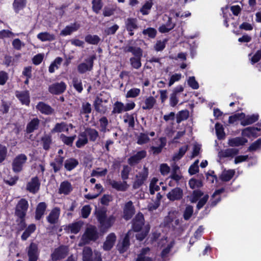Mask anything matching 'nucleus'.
<instances>
[{"instance_id": "obj_1", "label": "nucleus", "mask_w": 261, "mask_h": 261, "mask_svg": "<svg viewBox=\"0 0 261 261\" xmlns=\"http://www.w3.org/2000/svg\"><path fill=\"white\" fill-rule=\"evenodd\" d=\"M96 217L103 230H107L112 227L116 220V218L113 215L107 217L106 212L104 210L97 211Z\"/></svg>"}, {"instance_id": "obj_2", "label": "nucleus", "mask_w": 261, "mask_h": 261, "mask_svg": "<svg viewBox=\"0 0 261 261\" xmlns=\"http://www.w3.org/2000/svg\"><path fill=\"white\" fill-rule=\"evenodd\" d=\"M98 237V232L95 226H90L87 228L82 236L79 245L82 246L89 243L91 241H95Z\"/></svg>"}, {"instance_id": "obj_3", "label": "nucleus", "mask_w": 261, "mask_h": 261, "mask_svg": "<svg viewBox=\"0 0 261 261\" xmlns=\"http://www.w3.org/2000/svg\"><path fill=\"white\" fill-rule=\"evenodd\" d=\"M208 199V195L206 194L203 195V193L200 190H195L191 197L190 201L192 203H195L198 201L197 204V210H200L206 203Z\"/></svg>"}, {"instance_id": "obj_4", "label": "nucleus", "mask_w": 261, "mask_h": 261, "mask_svg": "<svg viewBox=\"0 0 261 261\" xmlns=\"http://www.w3.org/2000/svg\"><path fill=\"white\" fill-rule=\"evenodd\" d=\"M95 55H92L85 59V61L77 66V70L80 73H84L91 71L93 66V61L95 59Z\"/></svg>"}, {"instance_id": "obj_5", "label": "nucleus", "mask_w": 261, "mask_h": 261, "mask_svg": "<svg viewBox=\"0 0 261 261\" xmlns=\"http://www.w3.org/2000/svg\"><path fill=\"white\" fill-rule=\"evenodd\" d=\"M27 156L24 154L16 156L12 163V169L15 172H19L22 170L24 164L27 161Z\"/></svg>"}, {"instance_id": "obj_6", "label": "nucleus", "mask_w": 261, "mask_h": 261, "mask_svg": "<svg viewBox=\"0 0 261 261\" xmlns=\"http://www.w3.org/2000/svg\"><path fill=\"white\" fill-rule=\"evenodd\" d=\"M148 175V170L146 167H144L142 170L136 176V180L133 184L134 189H138L142 186L147 179Z\"/></svg>"}, {"instance_id": "obj_7", "label": "nucleus", "mask_w": 261, "mask_h": 261, "mask_svg": "<svg viewBox=\"0 0 261 261\" xmlns=\"http://www.w3.org/2000/svg\"><path fill=\"white\" fill-rule=\"evenodd\" d=\"M28 208V202L24 199H21L16 206L15 214L20 219H23Z\"/></svg>"}, {"instance_id": "obj_8", "label": "nucleus", "mask_w": 261, "mask_h": 261, "mask_svg": "<svg viewBox=\"0 0 261 261\" xmlns=\"http://www.w3.org/2000/svg\"><path fill=\"white\" fill-rule=\"evenodd\" d=\"M68 251V248L66 246H60L54 250L51 253V259L56 261L65 257Z\"/></svg>"}, {"instance_id": "obj_9", "label": "nucleus", "mask_w": 261, "mask_h": 261, "mask_svg": "<svg viewBox=\"0 0 261 261\" xmlns=\"http://www.w3.org/2000/svg\"><path fill=\"white\" fill-rule=\"evenodd\" d=\"M178 212L176 211H170L168 216L165 218V222L166 224L169 227H175L179 223V220L177 218Z\"/></svg>"}, {"instance_id": "obj_10", "label": "nucleus", "mask_w": 261, "mask_h": 261, "mask_svg": "<svg viewBox=\"0 0 261 261\" xmlns=\"http://www.w3.org/2000/svg\"><path fill=\"white\" fill-rule=\"evenodd\" d=\"M66 88V85L65 83L61 82L56 83L49 86L48 91L54 94H60L63 93Z\"/></svg>"}, {"instance_id": "obj_11", "label": "nucleus", "mask_w": 261, "mask_h": 261, "mask_svg": "<svg viewBox=\"0 0 261 261\" xmlns=\"http://www.w3.org/2000/svg\"><path fill=\"white\" fill-rule=\"evenodd\" d=\"M130 233V231L128 232L123 240L119 241L117 244V248L120 253H123L128 249L129 246Z\"/></svg>"}, {"instance_id": "obj_12", "label": "nucleus", "mask_w": 261, "mask_h": 261, "mask_svg": "<svg viewBox=\"0 0 261 261\" xmlns=\"http://www.w3.org/2000/svg\"><path fill=\"white\" fill-rule=\"evenodd\" d=\"M28 255L30 261H37L39 255L37 245L32 243L28 248Z\"/></svg>"}, {"instance_id": "obj_13", "label": "nucleus", "mask_w": 261, "mask_h": 261, "mask_svg": "<svg viewBox=\"0 0 261 261\" xmlns=\"http://www.w3.org/2000/svg\"><path fill=\"white\" fill-rule=\"evenodd\" d=\"M125 26L130 36L134 35L133 31L138 28L137 20L136 18H128L125 20Z\"/></svg>"}, {"instance_id": "obj_14", "label": "nucleus", "mask_w": 261, "mask_h": 261, "mask_svg": "<svg viewBox=\"0 0 261 261\" xmlns=\"http://www.w3.org/2000/svg\"><path fill=\"white\" fill-rule=\"evenodd\" d=\"M182 195V190L179 188H175L167 194V197L170 200L174 201L180 199Z\"/></svg>"}, {"instance_id": "obj_15", "label": "nucleus", "mask_w": 261, "mask_h": 261, "mask_svg": "<svg viewBox=\"0 0 261 261\" xmlns=\"http://www.w3.org/2000/svg\"><path fill=\"white\" fill-rule=\"evenodd\" d=\"M108 102L107 99H103L102 97H97L94 101V107L95 110L100 113H105L107 111V107L104 104Z\"/></svg>"}, {"instance_id": "obj_16", "label": "nucleus", "mask_w": 261, "mask_h": 261, "mask_svg": "<svg viewBox=\"0 0 261 261\" xmlns=\"http://www.w3.org/2000/svg\"><path fill=\"white\" fill-rule=\"evenodd\" d=\"M60 215V209L59 207L54 208L49 213L46 219L50 224L57 223Z\"/></svg>"}, {"instance_id": "obj_17", "label": "nucleus", "mask_w": 261, "mask_h": 261, "mask_svg": "<svg viewBox=\"0 0 261 261\" xmlns=\"http://www.w3.org/2000/svg\"><path fill=\"white\" fill-rule=\"evenodd\" d=\"M116 240V236L114 233H110L106 238L103 243V248L105 250H110L114 246Z\"/></svg>"}, {"instance_id": "obj_18", "label": "nucleus", "mask_w": 261, "mask_h": 261, "mask_svg": "<svg viewBox=\"0 0 261 261\" xmlns=\"http://www.w3.org/2000/svg\"><path fill=\"white\" fill-rule=\"evenodd\" d=\"M135 213L133 202L131 201L127 202L123 209V217L125 219L128 220L131 218Z\"/></svg>"}, {"instance_id": "obj_19", "label": "nucleus", "mask_w": 261, "mask_h": 261, "mask_svg": "<svg viewBox=\"0 0 261 261\" xmlns=\"http://www.w3.org/2000/svg\"><path fill=\"white\" fill-rule=\"evenodd\" d=\"M80 25L77 23H71L70 25H67L63 30L60 32V35L65 36L70 35L73 32L76 31L80 28Z\"/></svg>"}, {"instance_id": "obj_20", "label": "nucleus", "mask_w": 261, "mask_h": 261, "mask_svg": "<svg viewBox=\"0 0 261 261\" xmlns=\"http://www.w3.org/2000/svg\"><path fill=\"white\" fill-rule=\"evenodd\" d=\"M40 187V182L38 177H33L31 180L28 182L27 186V190L32 193H36Z\"/></svg>"}, {"instance_id": "obj_21", "label": "nucleus", "mask_w": 261, "mask_h": 261, "mask_svg": "<svg viewBox=\"0 0 261 261\" xmlns=\"http://www.w3.org/2000/svg\"><path fill=\"white\" fill-rule=\"evenodd\" d=\"M144 217L142 214H138L133 221V228L135 231H138L141 230L144 224Z\"/></svg>"}, {"instance_id": "obj_22", "label": "nucleus", "mask_w": 261, "mask_h": 261, "mask_svg": "<svg viewBox=\"0 0 261 261\" xmlns=\"http://www.w3.org/2000/svg\"><path fill=\"white\" fill-rule=\"evenodd\" d=\"M146 155V152L144 150H141L138 152L136 154L128 159V163L130 165H134L137 164L140 160L144 158Z\"/></svg>"}, {"instance_id": "obj_23", "label": "nucleus", "mask_w": 261, "mask_h": 261, "mask_svg": "<svg viewBox=\"0 0 261 261\" xmlns=\"http://www.w3.org/2000/svg\"><path fill=\"white\" fill-rule=\"evenodd\" d=\"M247 141V140L244 138L236 137L228 139V144L231 147H238L245 145Z\"/></svg>"}, {"instance_id": "obj_24", "label": "nucleus", "mask_w": 261, "mask_h": 261, "mask_svg": "<svg viewBox=\"0 0 261 261\" xmlns=\"http://www.w3.org/2000/svg\"><path fill=\"white\" fill-rule=\"evenodd\" d=\"M258 119V115L257 114L246 116L244 114L243 118L240 119L241 124L243 126L250 125L256 121Z\"/></svg>"}, {"instance_id": "obj_25", "label": "nucleus", "mask_w": 261, "mask_h": 261, "mask_svg": "<svg viewBox=\"0 0 261 261\" xmlns=\"http://www.w3.org/2000/svg\"><path fill=\"white\" fill-rule=\"evenodd\" d=\"M111 186L115 189L120 191H125L129 187V185L125 181H117L115 180H111L110 182Z\"/></svg>"}, {"instance_id": "obj_26", "label": "nucleus", "mask_w": 261, "mask_h": 261, "mask_svg": "<svg viewBox=\"0 0 261 261\" xmlns=\"http://www.w3.org/2000/svg\"><path fill=\"white\" fill-rule=\"evenodd\" d=\"M160 243L162 244V246H165V248L161 253L162 257L164 258L169 253L171 248L173 246L174 243L172 241H168L166 239L162 240Z\"/></svg>"}, {"instance_id": "obj_27", "label": "nucleus", "mask_w": 261, "mask_h": 261, "mask_svg": "<svg viewBox=\"0 0 261 261\" xmlns=\"http://www.w3.org/2000/svg\"><path fill=\"white\" fill-rule=\"evenodd\" d=\"M36 109L41 113L46 115H50L54 112L53 109L43 102H39L36 106Z\"/></svg>"}, {"instance_id": "obj_28", "label": "nucleus", "mask_w": 261, "mask_h": 261, "mask_svg": "<svg viewBox=\"0 0 261 261\" xmlns=\"http://www.w3.org/2000/svg\"><path fill=\"white\" fill-rule=\"evenodd\" d=\"M239 153V150L236 148H227L225 150H221L218 153V155L220 158L233 157Z\"/></svg>"}, {"instance_id": "obj_29", "label": "nucleus", "mask_w": 261, "mask_h": 261, "mask_svg": "<svg viewBox=\"0 0 261 261\" xmlns=\"http://www.w3.org/2000/svg\"><path fill=\"white\" fill-rule=\"evenodd\" d=\"M72 190V187L71 184L67 181H64L60 184L59 189V193L60 194H63L64 195L68 194Z\"/></svg>"}, {"instance_id": "obj_30", "label": "nucleus", "mask_w": 261, "mask_h": 261, "mask_svg": "<svg viewBox=\"0 0 261 261\" xmlns=\"http://www.w3.org/2000/svg\"><path fill=\"white\" fill-rule=\"evenodd\" d=\"M37 38L42 42L52 41L56 39L55 35L47 32L39 33L37 36Z\"/></svg>"}, {"instance_id": "obj_31", "label": "nucleus", "mask_w": 261, "mask_h": 261, "mask_svg": "<svg viewBox=\"0 0 261 261\" xmlns=\"http://www.w3.org/2000/svg\"><path fill=\"white\" fill-rule=\"evenodd\" d=\"M88 142V139L84 132L80 133L77 137V140L75 143L77 148H81L84 146Z\"/></svg>"}, {"instance_id": "obj_32", "label": "nucleus", "mask_w": 261, "mask_h": 261, "mask_svg": "<svg viewBox=\"0 0 261 261\" xmlns=\"http://www.w3.org/2000/svg\"><path fill=\"white\" fill-rule=\"evenodd\" d=\"M16 96L22 104L29 105L30 96L28 91L17 92Z\"/></svg>"}, {"instance_id": "obj_33", "label": "nucleus", "mask_w": 261, "mask_h": 261, "mask_svg": "<svg viewBox=\"0 0 261 261\" xmlns=\"http://www.w3.org/2000/svg\"><path fill=\"white\" fill-rule=\"evenodd\" d=\"M150 249L148 247L143 248L136 259V261H151V258L146 256L149 254Z\"/></svg>"}, {"instance_id": "obj_34", "label": "nucleus", "mask_w": 261, "mask_h": 261, "mask_svg": "<svg viewBox=\"0 0 261 261\" xmlns=\"http://www.w3.org/2000/svg\"><path fill=\"white\" fill-rule=\"evenodd\" d=\"M83 225V222L82 221H78L72 224H69L67 226V229L68 231L72 233H78L82 227Z\"/></svg>"}, {"instance_id": "obj_35", "label": "nucleus", "mask_w": 261, "mask_h": 261, "mask_svg": "<svg viewBox=\"0 0 261 261\" xmlns=\"http://www.w3.org/2000/svg\"><path fill=\"white\" fill-rule=\"evenodd\" d=\"M46 208V205L44 202H40L37 206L36 210L35 218L40 220L44 214Z\"/></svg>"}, {"instance_id": "obj_36", "label": "nucleus", "mask_w": 261, "mask_h": 261, "mask_svg": "<svg viewBox=\"0 0 261 261\" xmlns=\"http://www.w3.org/2000/svg\"><path fill=\"white\" fill-rule=\"evenodd\" d=\"M85 132L87 137H89L90 141L94 142L99 137L98 132L93 128H87L85 129Z\"/></svg>"}, {"instance_id": "obj_37", "label": "nucleus", "mask_w": 261, "mask_h": 261, "mask_svg": "<svg viewBox=\"0 0 261 261\" xmlns=\"http://www.w3.org/2000/svg\"><path fill=\"white\" fill-rule=\"evenodd\" d=\"M8 172V170H7L4 171V173H2V176L4 179L5 182L9 186H13L16 184V181L18 179L17 176L10 177L9 175L6 176V173Z\"/></svg>"}, {"instance_id": "obj_38", "label": "nucleus", "mask_w": 261, "mask_h": 261, "mask_svg": "<svg viewBox=\"0 0 261 261\" xmlns=\"http://www.w3.org/2000/svg\"><path fill=\"white\" fill-rule=\"evenodd\" d=\"M156 102L155 99L153 96H149L146 98L144 101V105L142 106L143 110L151 109Z\"/></svg>"}, {"instance_id": "obj_39", "label": "nucleus", "mask_w": 261, "mask_h": 261, "mask_svg": "<svg viewBox=\"0 0 261 261\" xmlns=\"http://www.w3.org/2000/svg\"><path fill=\"white\" fill-rule=\"evenodd\" d=\"M68 132V127L65 122L58 123L56 124L54 128L51 130L53 133Z\"/></svg>"}, {"instance_id": "obj_40", "label": "nucleus", "mask_w": 261, "mask_h": 261, "mask_svg": "<svg viewBox=\"0 0 261 261\" xmlns=\"http://www.w3.org/2000/svg\"><path fill=\"white\" fill-rule=\"evenodd\" d=\"M63 158L59 156L56 158L55 161L50 163L51 166L53 168L55 172L60 170L62 167Z\"/></svg>"}, {"instance_id": "obj_41", "label": "nucleus", "mask_w": 261, "mask_h": 261, "mask_svg": "<svg viewBox=\"0 0 261 261\" xmlns=\"http://www.w3.org/2000/svg\"><path fill=\"white\" fill-rule=\"evenodd\" d=\"M175 24L171 22V17H168V22L166 24H163L159 28V31L162 33H166L172 30Z\"/></svg>"}, {"instance_id": "obj_42", "label": "nucleus", "mask_w": 261, "mask_h": 261, "mask_svg": "<svg viewBox=\"0 0 261 261\" xmlns=\"http://www.w3.org/2000/svg\"><path fill=\"white\" fill-rule=\"evenodd\" d=\"M39 123V119L38 118H34L27 125V132L30 133L37 129L38 127Z\"/></svg>"}, {"instance_id": "obj_43", "label": "nucleus", "mask_w": 261, "mask_h": 261, "mask_svg": "<svg viewBox=\"0 0 261 261\" xmlns=\"http://www.w3.org/2000/svg\"><path fill=\"white\" fill-rule=\"evenodd\" d=\"M78 161L74 159H69L65 161L64 166L68 171H71L78 165Z\"/></svg>"}, {"instance_id": "obj_44", "label": "nucleus", "mask_w": 261, "mask_h": 261, "mask_svg": "<svg viewBox=\"0 0 261 261\" xmlns=\"http://www.w3.org/2000/svg\"><path fill=\"white\" fill-rule=\"evenodd\" d=\"M235 173L234 170H224L222 172L220 178L224 181H229L233 176Z\"/></svg>"}, {"instance_id": "obj_45", "label": "nucleus", "mask_w": 261, "mask_h": 261, "mask_svg": "<svg viewBox=\"0 0 261 261\" xmlns=\"http://www.w3.org/2000/svg\"><path fill=\"white\" fill-rule=\"evenodd\" d=\"M35 230L36 225L35 224L29 225L21 236L22 240H26Z\"/></svg>"}, {"instance_id": "obj_46", "label": "nucleus", "mask_w": 261, "mask_h": 261, "mask_svg": "<svg viewBox=\"0 0 261 261\" xmlns=\"http://www.w3.org/2000/svg\"><path fill=\"white\" fill-rule=\"evenodd\" d=\"M26 0H14L13 6L14 11L18 13L26 6Z\"/></svg>"}, {"instance_id": "obj_47", "label": "nucleus", "mask_w": 261, "mask_h": 261, "mask_svg": "<svg viewBox=\"0 0 261 261\" xmlns=\"http://www.w3.org/2000/svg\"><path fill=\"white\" fill-rule=\"evenodd\" d=\"M259 129L257 127H248L242 130V135L244 136L250 137L256 135V132Z\"/></svg>"}, {"instance_id": "obj_48", "label": "nucleus", "mask_w": 261, "mask_h": 261, "mask_svg": "<svg viewBox=\"0 0 261 261\" xmlns=\"http://www.w3.org/2000/svg\"><path fill=\"white\" fill-rule=\"evenodd\" d=\"M159 180L155 177H153L150 181L149 185V191L151 194H154L155 191H158L160 187L158 185Z\"/></svg>"}, {"instance_id": "obj_49", "label": "nucleus", "mask_w": 261, "mask_h": 261, "mask_svg": "<svg viewBox=\"0 0 261 261\" xmlns=\"http://www.w3.org/2000/svg\"><path fill=\"white\" fill-rule=\"evenodd\" d=\"M224 191L223 188L216 190L212 195V199L211 200V205L215 206L218 202L220 201V198L219 195Z\"/></svg>"}, {"instance_id": "obj_50", "label": "nucleus", "mask_w": 261, "mask_h": 261, "mask_svg": "<svg viewBox=\"0 0 261 261\" xmlns=\"http://www.w3.org/2000/svg\"><path fill=\"white\" fill-rule=\"evenodd\" d=\"M188 149V145H184L180 147L177 153H175L173 156V160L174 161H177L180 159L183 155L185 154Z\"/></svg>"}, {"instance_id": "obj_51", "label": "nucleus", "mask_w": 261, "mask_h": 261, "mask_svg": "<svg viewBox=\"0 0 261 261\" xmlns=\"http://www.w3.org/2000/svg\"><path fill=\"white\" fill-rule=\"evenodd\" d=\"M188 149V145H184L180 147L177 153H175L173 156V160L174 161H177L180 159L183 155L185 154Z\"/></svg>"}, {"instance_id": "obj_52", "label": "nucleus", "mask_w": 261, "mask_h": 261, "mask_svg": "<svg viewBox=\"0 0 261 261\" xmlns=\"http://www.w3.org/2000/svg\"><path fill=\"white\" fill-rule=\"evenodd\" d=\"M76 136L71 137L66 136L64 134H61L60 136V138L61 141L66 145L68 146H72L73 141L75 140Z\"/></svg>"}, {"instance_id": "obj_53", "label": "nucleus", "mask_w": 261, "mask_h": 261, "mask_svg": "<svg viewBox=\"0 0 261 261\" xmlns=\"http://www.w3.org/2000/svg\"><path fill=\"white\" fill-rule=\"evenodd\" d=\"M85 41L90 44H97L100 39L97 35H88L85 37Z\"/></svg>"}, {"instance_id": "obj_54", "label": "nucleus", "mask_w": 261, "mask_h": 261, "mask_svg": "<svg viewBox=\"0 0 261 261\" xmlns=\"http://www.w3.org/2000/svg\"><path fill=\"white\" fill-rule=\"evenodd\" d=\"M62 60V59L60 57L57 58L49 67L48 70L49 72L53 73L56 69H57L61 65Z\"/></svg>"}, {"instance_id": "obj_55", "label": "nucleus", "mask_w": 261, "mask_h": 261, "mask_svg": "<svg viewBox=\"0 0 261 261\" xmlns=\"http://www.w3.org/2000/svg\"><path fill=\"white\" fill-rule=\"evenodd\" d=\"M72 85L75 90L81 93L83 91L82 81L77 77H74L72 79Z\"/></svg>"}, {"instance_id": "obj_56", "label": "nucleus", "mask_w": 261, "mask_h": 261, "mask_svg": "<svg viewBox=\"0 0 261 261\" xmlns=\"http://www.w3.org/2000/svg\"><path fill=\"white\" fill-rule=\"evenodd\" d=\"M160 145L158 147H152L151 150L154 154H158L161 152L163 148L166 145V140L165 138L160 139Z\"/></svg>"}, {"instance_id": "obj_57", "label": "nucleus", "mask_w": 261, "mask_h": 261, "mask_svg": "<svg viewBox=\"0 0 261 261\" xmlns=\"http://www.w3.org/2000/svg\"><path fill=\"white\" fill-rule=\"evenodd\" d=\"M215 129L217 137L219 139H222L225 137V133L222 125L217 123L215 124Z\"/></svg>"}, {"instance_id": "obj_58", "label": "nucleus", "mask_w": 261, "mask_h": 261, "mask_svg": "<svg viewBox=\"0 0 261 261\" xmlns=\"http://www.w3.org/2000/svg\"><path fill=\"white\" fill-rule=\"evenodd\" d=\"M123 112H125L124 105L121 102H116L114 105L113 113L119 114Z\"/></svg>"}, {"instance_id": "obj_59", "label": "nucleus", "mask_w": 261, "mask_h": 261, "mask_svg": "<svg viewBox=\"0 0 261 261\" xmlns=\"http://www.w3.org/2000/svg\"><path fill=\"white\" fill-rule=\"evenodd\" d=\"M108 172V170L107 169H101L100 168H98L95 170H93L91 175L92 176H96V177H102L105 176Z\"/></svg>"}, {"instance_id": "obj_60", "label": "nucleus", "mask_w": 261, "mask_h": 261, "mask_svg": "<svg viewBox=\"0 0 261 261\" xmlns=\"http://www.w3.org/2000/svg\"><path fill=\"white\" fill-rule=\"evenodd\" d=\"M189 185L192 189L199 188L203 186L202 181L201 180L195 178H191L189 181Z\"/></svg>"}, {"instance_id": "obj_61", "label": "nucleus", "mask_w": 261, "mask_h": 261, "mask_svg": "<svg viewBox=\"0 0 261 261\" xmlns=\"http://www.w3.org/2000/svg\"><path fill=\"white\" fill-rule=\"evenodd\" d=\"M92 250L89 247H85L83 252V261H91Z\"/></svg>"}, {"instance_id": "obj_62", "label": "nucleus", "mask_w": 261, "mask_h": 261, "mask_svg": "<svg viewBox=\"0 0 261 261\" xmlns=\"http://www.w3.org/2000/svg\"><path fill=\"white\" fill-rule=\"evenodd\" d=\"M193 214V207L188 205L184 212L183 217L185 220H188Z\"/></svg>"}, {"instance_id": "obj_63", "label": "nucleus", "mask_w": 261, "mask_h": 261, "mask_svg": "<svg viewBox=\"0 0 261 261\" xmlns=\"http://www.w3.org/2000/svg\"><path fill=\"white\" fill-rule=\"evenodd\" d=\"M140 89L139 88H134L127 91L126 94L127 98H135L139 95L140 93Z\"/></svg>"}, {"instance_id": "obj_64", "label": "nucleus", "mask_w": 261, "mask_h": 261, "mask_svg": "<svg viewBox=\"0 0 261 261\" xmlns=\"http://www.w3.org/2000/svg\"><path fill=\"white\" fill-rule=\"evenodd\" d=\"M152 6L151 1H147L140 9V12L143 15H147Z\"/></svg>"}]
</instances>
